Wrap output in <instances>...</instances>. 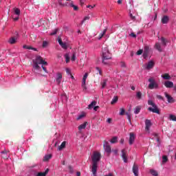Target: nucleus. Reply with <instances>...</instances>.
<instances>
[{
	"label": "nucleus",
	"instance_id": "f704fd0d",
	"mask_svg": "<svg viewBox=\"0 0 176 176\" xmlns=\"http://www.w3.org/2000/svg\"><path fill=\"white\" fill-rule=\"evenodd\" d=\"M65 58L67 63H69V60H70L69 54H66L65 55Z\"/></svg>",
	"mask_w": 176,
	"mask_h": 176
},
{
	"label": "nucleus",
	"instance_id": "5fc2aeb1",
	"mask_svg": "<svg viewBox=\"0 0 176 176\" xmlns=\"http://www.w3.org/2000/svg\"><path fill=\"white\" fill-rule=\"evenodd\" d=\"M153 135L157 138V142H160V139H159V137L157 136V133H154Z\"/></svg>",
	"mask_w": 176,
	"mask_h": 176
},
{
	"label": "nucleus",
	"instance_id": "423d86ee",
	"mask_svg": "<svg viewBox=\"0 0 176 176\" xmlns=\"http://www.w3.org/2000/svg\"><path fill=\"white\" fill-rule=\"evenodd\" d=\"M148 89H150V90H153V89H159V84L155 80V79H153V78H150L148 79Z\"/></svg>",
	"mask_w": 176,
	"mask_h": 176
},
{
	"label": "nucleus",
	"instance_id": "09e8293b",
	"mask_svg": "<svg viewBox=\"0 0 176 176\" xmlns=\"http://www.w3.org/2000/svg\"><path fill=\"white\" fill-rule=\"evenodd\" d=\"M120 65L122 68H126V63L124 62L120 63Z\"/></svg>",
	"mask_w": 176,
	"mask_h": 176
},
{
	"label": "nucleus",
	"instance_id": "2eb2a0df",
	"mask_svg": "<svg viewBox=\"0 0 176 176\" xmlns=\"http://www.w3.org/2000/svg\"><path fill=\"white\" fill-rule=\"evenodd\" d=\"M14 14H16V16H17L16 17L14 18V21H17V20H19V16H20V9L19 8H14Z\"/></svg>",
	"mask_w": 176,
	"mask_h": 176
},
{
	"label": "nucleus",
	"instance_id": "7ed1b4c3",
	"mask_svg": "<svg viewBox=\"0 0 176 176\" xmlns=\"http://www.w3.org/2000/svg\"><path fill=\"white\" fill-rule=\"evenodd\" d=\"M112 58V54L108 50V46L104 45L102 49V63L105 65H108V60Z\"/></svg>",
	"mask_w": 176,
	"mask_h": 176
},
{
	"label": "nucleus",
	"instance_id": "dca6fc26",
	"mask_svg": "<svg viewBox=\"0 0 176 176\" xmlns=\"http://www.w3.org/2000/svg\"><path fill=\"white\" fill-rule=\"evenodd\" d=\"M121 152L124 163H127V156H126V151L124 149H122Z\"/></svg>",
	"mask_w": 176,
	"mask_h": 176
},
{
	"label": "nucleus",
	"instance_id": "a878e982",
	"mask_svg": "<svg viewBox=\"0 0 176 176\" xmlns=\"http://www.w3.org/2000/svg\"><path fill=\"white\" fill-rule=\"evenodd\" d=\"M87 124V122H84L83 124H80L78 126V130L80 131V130H83V129H86Z\"/></svg>",
	"mask_w": 176,
	"mask_h": 176
},
{
	"label": "nucleus",
	"instance_id": "338daca9",
	"mask_svg": "<svg viewBox=\"0 0 176 176\" xmlns=\"http://www.w3.org/2000/svg\"><path fill=\"white\" fill-rule=\"evenodd\" d=\"M100 108L98 106H96L94 107V111H97V109Z\"/></svg>",
	"mask_w": 176,
	"mask_h": 176
},
{
	"label": "nucleus",
	"instance_id": "6e6552de",
	"mask_svg": "<svg viewBox=\"0 0 176 176\" xmlns=\"http://www.w3.org/2000/svg\"><path fill=\"white\" fill-rule=\"evenodd\" d=\"M103 146H104L105 152H107V153H111V152H112L111 146L109 145V143L108 142L104 141Z\"/></svg>",
	"mask_w": 176,
	"mask_h": 176
},
{
	"label": "nucleus",
	"instance_id": "37998d69",
	"mask_svg": "<svg viewBox=\"0 0 176 176\" xmlns=\"http://www.w3.org/2000/svg\"><path fill=\"white\" fill-rule=\"evenodd\" d=\"M71 60L72 61H75V60H76V54L75 52L73 53Z\"/></svg>",
	"mask_w": 176,
	"mask_h": 176
},
{
	"label": "nucleus",
	"instance_id": "393cba45",
	"mask_svg": "<svg viewBox=\"0 0 176 176\" xmlns=\"http://www.w3.org/2000/svg\"><path fill=\"white\" fill-rule=\"evenodd\" d=\"M97 104V102L93 101L89 105H88V109H92Z\"/></svg>",
	"mask_w": 176,
	"mask_h": 176
},
{
	"label": "nucleus",
	"instance_id": "c9c22d12",
	"mask_svg": "<svg viewBox=\"0 0 176 176\" xmlns=\"http://www.w3.org/2000/svg\"><path fill=\"white\" fill-rule=\"evenodd\" d=\"M50 159H52V155H47L44 157V161L47 162V160H50Z\"/></svg>",
	"mask_w": 176,
	"mask_h": 176
},
{
	"label": "nucleus",
	"instance_id": "4468645a",
	"mask_svg": "<svg viewBox=\"0 0 176 176\" xmlns=\"http://www.w3.org/2000/svg\"><path fill=\"white\" fill-rule=\"evenodd\" d=\"M17 43V36H12L8 39V43H10V45H14V43Z\"/></svg>",
	"mask_w": 176,
	"mask_h": 176
},
{
	"label": "nucleus",
	"instance_id": "e2e57ef3",
	"mask_svg": "<svg viewBox=\"0 0 176 176\" xmlns=\"http://www.w3.org/2000/svg\"><path fill=\"white\" fill-rule=\"evenodd\" d=\"M58 42L59 45H60L63 43V40H61V38H58Z\"/></svg>",
	"mask_w": 176,
	"mask_h": 176
},
{
	"label": "nucleus",
	"instance_id": "864d4df0",
	"mask_svg": "<svg viewBox=\"0 0 176 176\" xmlns=\"http://www.w3.org/2000/svg\"><path fill=\"white\" fill-rule=\"evenodd\" d=\"M28 50H34V52H36V48H34L31 46H28Z\"/></svg>",
	"mask_w": 176,
	"mask_h": 176
},
{
	"label": "nucleus",
	"instance_id": "ddd939ff",
	"mask_svg": "<svg viewBox=\"0 0 176 176\" xmlns=\"http://www.w3.org/2000/svg\"><path fill=\"white\" fill-rule=\"evenodd\" d=\"M129 145H133L134 144V141L135 140V135L133 133H130L129 134Z\"/></svg>",
	"mask_w": 176,
	"mask_h": 176
},
{
	"label": "nucleus",
	"instance_id": "9d476101",
	"mask_svg": "<svg viewBox=\"0 0 176 176\" xmlns=\"http://www.w3.org/2000/svg\"><path fill=\"white\" fill-rule=\"evenodd\" d=\"M153 67H155V63L152 60L148 61L144 65V68L146 69H152V68H153Z\"/></svg>",
	"mask_w": 176,
	"mask_h": 176
},
{
	"label": "nucleus",
	"instance_id": "4c0bfd02",
	"mask_svg": "<svg viewBox=\"0 0 176 176\" xmlns=\"http://www.w3.org/2000/svg\"><path fill=\"white\" fill-rule=\"evenodd\" d=\"M85 118V113H82L77 117V120H80V119H83Z\"/></svg>",
	"mask_w": 176,
	"mask_h": 176
},
{
	"label": "nucleus",
	"instance_id": "39448f33",
	"mask_svg": "<svg viewBox=\"0 0 176 176\" xmlns=\"http://www.w3.org/2000/svg\"><path fill=\"white\" fill-rule=\"evenodd\" d=\"M166 45H167V40H166L164 37H162L161 43H157L155 47L158 50V52H163V48L166 47Z\"/></svg>",
	"mask_w": 176,
	"mask_h": 176
},
{
	"label": "nucleus",
	"instance_id": "a211bd4d",
	"mask_svg": "<svg viewBox=\"0 0 176 176\" xmlns=\"http://www.w3.org/2000/svg\"><path fill=\"white\" fill-rule=\"evenodd\" d=\"M164 94L166 98H167L168 100V102H174V99L173 98V97H171V96L168 95L167 92H165Z\"/></svg>",
	"mask_w": 176,
	"mask_h": 176
},
{
	"label": "nucleus",
	"instance_id": "680f3d73",
	"mask_svg": "<svg viewBox=\"0 0 176 176\" xmlns=\"http://www.w3.org/2000/svg\"><path fill=\"white\" fill-rule=\"evenodd\" d=\"M120 143L122 144H124V139H121Z\"/></svg>",
	"mask_w": 176,
	"mask_h": 176
},
{
	"label": "nucleus",
	"instance_id": "bb28decb",
	"mask_svg": "<svg viewBox=\"0 0 176 176\" xmlns=\"http://www.w3.org/2000/svg\"><path fill=\"white\" fill-rule=\"evenodd\" d=\"M140 111H141V107L138 106L135 109L134 113L135 115H138V113H140Z\"/></svg>",
	"mask_w": 176,
	"mask_h": 176
},
{
	"label": "nucleus",
	"instance_id": "4be33fe9",
	"mask_svg": "<svg viewBox=\"0 0 176 176\" xmlns=\"http://www.w3.org/2000/svg\"><path fill=\"white\" fill-rule=\"evenodd\" d=\"M49 173V168H47L44 173L40 172L37 174L36 176H46V175Z\"/></svg>",
	"mask_w": 176,
	"mask_h": 176
},
{
	"label": "nucleus",
	"instance_id": "b1692460",
	"mask_svg": "<svg viewBox=\"0 0 176 176\" xmlns=\"http://www.w3.org/2000/svg\"><path fill=\"white\" fill-rule=\"evenodd\" d=\"M150 174H151V175H153V176L159 175V173H157V171L155 169H151L150 170Z\"/></svg>",
	"mask_w": 176,
	"mask_h": 176
},
{
	"label": "nucleus",
	"instance_id": "f257e3e1",
	"mask_svg": "<svg viewBox=\"0 0 176 176\" xmlns=\"http://www.w3.org/2000/svg\"><path fill=\"white\" fill-rule=\"evenodd\" d=\"M41 65L43 70L47 74V69L45 67L44 65H47V62L43 60V58H42V56L37 55L35 58V59H33V72H34V74H39V72H41V71H42V68H41L40 65Z\"/></svg>",
	"mask_w": 176,
	"mask_h": 176
},
{
	"label": "nucleus",
	"instance_id": "f8f14e48",
	"mask_svg": "<svg viewBox=\"0 0 176 176\" xmlns=\"http://www.w3.org/2000/svg\"><path fill=\"white\" fill-rule=\"evenodd\" d=\"M164 85L167 89H171L174 87V82H173L172 81H165Z\"/></svg>",
	"mask_w": 176,
	"mask_h": 176
},
{
	"label": "nucleus",
	"instance_id": "cd10ccee",
	"mask_svg": "<svg viewBox=\"0 0 176 176\" xmlns=\"http://www.w3.org/2000/svg\"><path fill=\"white\" fill-rule=\"evenodd\" d=\"M118 100H119V98H118V96H114L111 102V104L112 105H113V104H116L118 102Z\"/></svg>",
	"mask_w": 176,
	"mask_h": 176
},
{
	"label": "nucleus",
	"instance_id": "de8ad7c7",
	"mask_svg": "<svg viewBox=\"0 0 176 176\" xmlns=\"http://www.w3.org/2000/svg\"><path fill=\"white\" fill-rule=\"evenodd\" d=\"M143 52H144V50H139L137 52L136 54H137L138 56H141V54H142Z\"/></svg>",
	"mask_w": 176,
	"mask_h": 176
},
{
	"label": "nucleus",
	"instance_id": "49530a36",
	"mask_svg": "<svg viewBox=\"0 0 176 176\" xmlns=\"http://www.w3.org/2000/svg\"><path fill=\"white\" fill-rule=\"evenodd\" d=\"M47 45H49V43H47V41H44L43 42V47H47Z\"/></svg>",
	"mask_w": 176,
	"mask_h": 176
},
{
	"label": "nucleus",
	"instance_id": "f03ea898",
	"mask_svg": "<svg viewBox=\"0 0 176 176\" xmlns=\"http://www.w3.org/2000/svg\"><path fill=\"white\" fill-rule=\"evenodd\" d=\"M91 159L92 160L91 172L94 176H97V168H98V162L101 160V153L94 151Z\"/></svg>",
	"mask_w": 176,
	"mask_h": 176
},
{
	"label": "nucleus",
	"instance_id": "473e14b6",
	"mask_svg": "<svg viewBox=\"0 0 176 176\" xmlns=\"http://www.w3.org/2000/svg\"><path fill=\"white\" fill-rule=\"evenodd\" d=\"M107 82H108V80L104 79L102 82H101L102 85V89H104L105 86H107Z\"/></svg>",
	"mask_w": 176,
	"mask_h": 176
},
{
	"label": "nucleus",
	"instance_id": "72a5a7b5",
	"mask_svg": "<svg viewBox=\"0 0 176 176\" xmlns=\"http://www.w3.org/2000/svg\"><path fill=\"white\" fill-rule=\"evenodd\" d=\"M169 119H170V120H173V122H176V116L173 115V114H170L169 116Z\"/></svg>",
	"mask_w": 176,
	"mask_h": 176
},
{
	"label": "nucleus",
	"instance_id": "6ab92c4d",
	"mask_svg": "<svg viewBox=\"0 0 176 176\" xmlns=\"http://www.w3.org/2000/svg\"><path fill=\"white\" fill-rule=\"evenodd\" d=\"M169 20L170 19L168 18V16L167 15H165L162 18V24H167Z\"/></svg>",
	"mask_w": 176,
	"mask_h": 176
},
{
	"label": "nucleus",
	"instance_id": "aec40b11",
	"mask_svg": "<svg viewBox=\"0 0 176 176\" xmlns=\"http://www.w3.org/2000/svg\"><path fill=\"white\" fill-rule=\"evenodd\" d=\"M162 79H165L166 80H170V79H171V76H170L169 74H164L163 75L161 76Z\"/></svg>",
	"mask_w": 176,
	"mask_h": 176
},
{
	"label": "nucleus",
	"instance_id": "a18cd8bd",
	"mask_svg": "<svg viewBox=\"0 0 176 176\" xmlns=\"http://www.w3.org/2000/svg\"><path fill=\"white\" fill-rule=\"evenodd\" d=\"M120 116H123V115H124V112H125V111H124V109H120Z\"/></svg>",
	"mask_w": 176,
	"mask_h": 176
},
{
	"label": "nucleus",
	"instance_id": "f3484780",
	"mask_svg": "<svg viewBox=\"0 0 176 176\" xmlns=\"http://www.w3.org/2000/svg\"><path fill=\"white\" fill-rule=\"evenodd\" d=\"M133 173L135 176H138V166L134 164L133 166Z\"/></svg>",
	"mask_w": 176,
	"mask_h": 176
},
{
	"label": "nucleus",
	"instance_id": "4d7b16f0",
	"mask_svg": "<svg viewBox=\"0 0 176 176\" xmlns=\"http://www.w3.org/2000/svg\"><path fill=\"white\" fill-rule=\"evenodd\" d=\"M131 36H132V38H137V35H135V34H134V32L131 33Z\"/></svg>",
	"mask_w": 176,
	"mask_h": 176
},
{
	"label": "nucleus",
	"instance_id": "412c9836",
	"mask_svg": "<svg viewBox=\"0 0 176 176\" xmlns=\"http://www.w3.org/2000/svg\"><path fill=\"white\" fill-rule=\"evenodd\" d=\"M65 145H67V142H63L58 147V151H62V149H64V148H65Z\"/></svg>",
	"mask_w": 176,
	"mask_h": 176
},
{
	"label": "nucleus",
	"instance_id": "79ce46f5",
	"mask_svg": "<svg viewBox=\"0 0 176 176\" xmlns=\"http://www.w3.org/2000/svg\"><path fill=\"white\" fill-rule=\"evenodd\" d=\"M168 160V159L167 158V156H166V155L162 156V162L166 163V162Z\"/></svg>",
	"mask_w": 176,
	"mask_h": 176
},
{
	"label": "nucleus",
	"instance_id": "774afa93",
	"mask_svg": "<svg viewBox=\"0 0 176 176\" xmlns=\"http://www.w3.org/2000/svg\"><path fill=\"white\" fill-rule=\"evenodd\" d=\"M66 72L68 74H71V72L69 71V69H66Z\"/></svg>",
	"mask_w": 176,
	"mask_h": 176
},
{
	"label": "nucleus",
	"instance_id": "58836bf2",
	"mask_svg": "<svg viewBox=\"0 0 176 176\" xmlns=\"http://www.w3.org/2000/svg\"><path fill=\"white\" fill-rule=\"evenodd\" d=\"M60 46H61V47L63 49H68V46L67 45V43H62Z\"/></svg>",
	"mask_w": 176,
	"mask_h": 176
},
{
	"label": "nucleus",
	"instance_id": "a19ab883",
	"mask_svg": "<svg viewBox=\"0 0 176 176\" xmlns=\"http://www.w3.org/2000/svg\"><path fill=\"white\" fill-rule=\"evenodd\" d=\"M57 32H58V28L52 31V32L50 33V35H52V36L56 35L57 34Z\"/></svg>",
	"mask_w": 176,
	"mask_h": 176
},
{
	"label": "nucleus",
	"instance_id": "0e129e2a",
	"mask_svg": "<svg viewBox=\"0 0 176 176\" xmlns=\"http://www.w3.org/2000/svg\"><path fill=\"white\" fill-rule=\"evenodd\" d=\"M113 152L115 155H118V149L113 150Z\"/></svg>",
	"mask_w": 176,
	"mask_h": 176
},
{
	"label": "nucleus",
	"instance_id": "1a4fd4ad",
	"mask_svg": "<svg viewBox=\"0 0 176 176\" xmlns=\"http://www.w3.org/2000/svg\"><path fill=\"white\" fill-rule=\"evenodd\" d=\"M145 123V130L146 131H149L151 127L152 126V122L150 120L146 119L144 122Z\"/></svg>",
	"mask_w": 176,
	"mask_h": 176
},
{
	"label": "nucleus",
	"instance_id": "9b49d317",
	"mask_svg": "<svg viewBox=\"0 0 176 176\" xmlns=\"http://www.w3.org/2000/svg\"><path fill=\"white\" fill-rule=\"evenodd\" d=\"M55 79L57 85H60L61 83V80H63V74L60 72L57 73Z\"/></svg>",
	"mask_w": 176,
	"mask_h": 176
},
{
	"label": "nucleus",
	"instance_id": "7c9ffc66",
	"mask_svg": "<svg viewBox=\"0 0 176 176\" xmlns=\"http://www.w3.org/2000/svg\"><path fill=\"white\" fill-rule=\"evenodd\" d=\"M136 98H138V100H141V98H142V93H141V91H138L136 93Z\"/></svg>",
	"mask_w": 176,
	"mask_h": 176
},
{
	"label": "nucleus",
	"instance_id": "5701e85b",
	"mask_svg": "<svg viewBox=\"0 0 176 176\" xmlns=\"http://www.w3.org/2000/svg\"><path fill=\"white\" fill-rule=\"evenodd\" d=\"M1 153H2V157L3 159H9V155L8 151H2Z\"/></svg>",
	"mask_w": 176,
	"mask_h": 176
},
{
	"label": "nucleus",
	"instance_id": "c03bdc74",
	"mask_svg": "<svg viewBox=\"0 0 176 176\" xmlns=\"http://www.w3.org/2000/svg\"><path fill=\"white\" fill-rule=\"evenodd\" d=\"M68 169H69V173H70V174L74 173V168H72V166H69Z\"/></svg>",
	"mask_w": 176,
	"mask_h": 176
},
{
	"label": "nucleus",
	"instance_id": "3c124183",
	"mask_svg": "<svg viewBox=\"0 0 176 176\" xmlns=\"http://www.w3.org/2000/svg\"><path fill=\"white\" fill-rule=\"evenodd\" d=\"M149 51H150L149 46H147V45L144 46V52H147L149 53Z\"/></svg>",
	"mask_w": 176,
	"mask_h": 176
},
{
	"label": "nucleus",
	"instance_id": "e433bc0d",
	"mask_svg": "<svg viewBox=\"0 0 176 176\" xmlns=\"http://www.w3.org/2000/svg\"><path fill=\"white\" fill-rule=\"evenodd\" d=\"M148 56H149V52L144 51L143 57L145 60H146V58H148Z\"/></svg>",
	"mask_w": 176,
	"mask_h": 176
},
{
	"label": "nucleus",
	"instance_id": "69168bd1",
	"mask_svg": "<svg viewBox=\"0 0 176 176\" xmlns=\"http://www.w3.org/2000/svg\"><path fill=\"white\" fill-rule=\"evenodd\" d=\"M73 8H74V10H78V6H74L73 7Z\"/></svg>",
	"mask_w": 176,
	"mask_h": 176
},
{
	"label": "nucleus",
	"instance_id": "8fccbe9b",
	"mask_svg": "<svg viewBox=\"0 0 176 176\" xmlns=\"http://www.w3.org/2000/svg\"><path fill=\"white\" fill-rule=\"evenodd\" d=\"M86 20H90V16H85L84 19L82 21V24L86 21Z\"/></svg>",
	"mask_w": 176,
	"mask_h": 176
},
{
	"label": "nucleus",
	"instance_id": "c85d7f7f",
	"mask_svg": "<svg viewBox=\"0 0 176 176\" xmlns=\"http://www.w3.org/2000/svg\"><path fill=\"white\" fill-rule=\"evenodd\" d=\"M107 33V29H104L102 32H101L99 35L98 39H102V36H104L105 35V34Z\"/></svg>",
	"mask_w": 176,
	"mask_h": 176
},
{
	"label": "nucleus",
	"instance_id": "ea45409f",
	"mask_svg": "<svg viewBox=\"0 0 176 176\" xmlns=\"http://www.w3.org/2000/svg\"><path fill=\"white\" fill-rule=\"evenodd\" d=\"M126 115L127 116V119L129 120V122L131 123V114H130V113H126Z\"/></svg>",
	"mask_w": 176,
	"mask_h": 176
},
{
	"label": "nucleus",
	"instance_id": "c756f323",
	"mask_svg": "<svg viewBox=\"0 0 176 176\" xmlns=\"http://www.w3.org/2000/svg\"><path fill=\"white\" fill-rule=\"evenodd\" d=\"M111 144H116L118 142V137L114 136L112 138V139L110 140Z\"/></svg>",
	"mask_w": 176,
	"mask_h": 176
},
{
	"label": "nucleus",
	"instance_id": "6e6d98bb",
	"mask_svg": "<svg viewBox=\"0 0 176 176\" xmlns=\"http://www.w3.org/2000/svg\"><path fill=\"white\" fill-rule=\"evenodd\" d=\"M96 71H98V72H99L100 75H102V73L101 72V69H100V67H96Z\"/></svg>",
	"mask_w": 176,
	"mask_h": 176
},
{
	"label": "nucleus",
	"instance_id": "20e7f679",
	"mask_svg": "<svg viewBox=\"0 0 176 176\" xmlns=\"http://www.w3.org/2000/svg\"><path fill=\"white\" fill-rule=\"evenodd\" d=\"M148 105H151V107H148V110L150 112H153V113H157L158 115H160V111L157 108V106L156 105V104H155V102H153L152 100H148Z\"/></svg>",
	"mask_w": 176,
	"mask_h": 176
},
{
	"label": "nucleus",
	"instance_id": "13d9d810",
	"mask_svg": "<svg viewBox=\"0 0 176 176\" xmlns=\"http://www.w3.org/2000/svg\"><path fill=\"white\" fill-rule=\"evenodd\" d=\"M95 7H96V5H94V6H91V5L87 6V8H89V9H93Z\"/></svg>",
	"mask_w": 176,
	"mask_h": 176
},
{
	"label": "nucleus",
	"instance_id": "603ef678",
	"mask_svg": "<svg viewBox=\"0 0 176 176\" xmlns=\"http://www.w3.org/2000/svg\"><path fill=\"white\" fill-rule=\"evenodd\" d=\"M157 98H158V100H161L162 101H164V98L160 95H157Z\"/></svg>",
	"mask_w": 176,
	"mask_h": 176
},
{
	"label": "nucleus",
	"instance_id": "052dcab7",
	"mask_svg": "<svg viewBox=\"0 0 176 176\" xmlns=\"http://www.w3.org/2000/svg\"><path fill=\"white\" fill-rule=\"evenodd\" d=\"M107 123H111L112 119L108 118L107 120Z\"/></svg>",
	"mask_w": 176,
	"mask_h": 176
},
{
	"label": "nucleus",
	"instance_id": "0eeeda50",
	"mask_svg": "<svg viewBox=\"0 0 176 176\" xmlns=\"http://www.w3.org/2000/svg\"><path fill=\"white\" fill-rule=\"evenodd\" d=\"M87 76H89V74L85 73L82 77L81 87L82 88L83 91H86V90H87V87H86V79H87Z\"/></svg>",
	"mask_w": 176,
	"mask_h": 176
},
{
	"label": "nucleus",
	"instance_id": "2f4dec72",
	"mask_svg": "<svg viewBox=\"0 0 176 176\" xmlns=\"http://www.w3.org/2000/svg\"><path fill=\"white\" fill-rule=\"evenodd\" d=\"M60 98H61L63 102H67V95L62 94L61 96H60Z\"/></svg>",
	"mask_w": 176,
	"mask_h": 176
},
{
	"label": "nucleus",
	"instance_id": "bf43d9fd",
	"mask_svg": "<svg viewBox=\"0 0 176 176\" xmlns=\"http://www.w3.org/2000/svg\"><path fill=\"white\" fill-rule=\"evenodd\" d=\"M130 18L131 19V20H135V16H133V14H130Z\"/></svg>",
	"mask_w": 176,
	"mask_h": 176
}]
</instances>
